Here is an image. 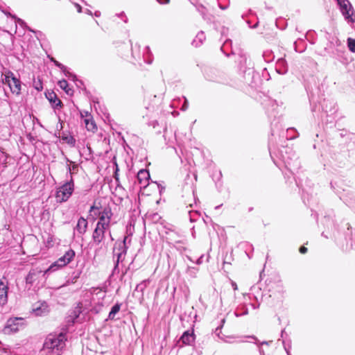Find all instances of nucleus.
Masks as SVG:
<instances>
[{"instance_id": "nucleus-1", "label": "nucleus", "mask_w": 355, "mask_h": 355, "mask_svg": "<svg viewBox=\"0 0 355 355\" xmlns=\"http://www.w3.org/2000/svg\"><path fill=\"white\" fill-rule=\"evenodd\" d=\"M66 341V334H50L45 339L43 351L47 355H60L65 348Z\"/></svg>"}, {"instance_id": "nucleus-2", "label": "nucleus", "mask_w": 355, "mask_h": 355, "mask_svg": "<svg viewBox=\"0 0 355 355\" xmlns=\"http://www.w3.org/2000/svg\"><path fill=\"white\" fill-rule=\"evenodd\" d=\"M68 172L71 175L70 180L58 188L56 191L55 198L58 202L61 203L66 202L70 198L73 191L74 184L71 176V168L69 166H68Z\"/></svg>"}, {"instance_id": "nucleus-3", "label": "nucleus", "mask_w": 355, "mask_h": 355, "mask_svg": "<svg viewBox=\"0 0 355 355\" xmlns=\"http://www.w3.org/2000/svg\"><path fill=\"white\" fill-rule=\"evenodd\" d=\"M128 236H125L123 241H116L113 248V257L114 259V267L113 272H115L120 262L125 259L128 247L126 245V240Z\"/></svg>"}, {"instance_id": "nucleus-4", "label": "nucleus", "mask_w": 355, "mask_h": 355, "mask_svg": "<svg viewBox=\"0 0 355 355\" xmlns=\"http://www.w3.org/2000/svg\"><path fill=\"white\" fill-rule=\"evenodd\" d=\"M107 234L112 241H114L110 227L96 225L92 235V242L96 246L100 245L101 243H105Z\"/></svg>"}, {"instance_id": "nucleus-5", "label": "nucleus", "mask_w": 355, "mask_h": 355, "mask_svg": "<svg viewBox=\"0 0 355 355\" xmlns=\"http://www.w3.org/2000/svg\"><path fill=\"white\" fill-rule=\"evenodd\" d=\"M74 257L75 252L72 249L68 250L62 257L53 263L47 269L44 270V274L46 275L49 272H55L63 266H65L71 261Z\"/></svg>"}, {"instance_id": "nucleus-6", "label": "nucleus", "mask_w": 355, "mask_h": 355, "mask_svg": "<svg viewBox=\"0 0 355 355\" xmlns=\"http://www.w3.org/2000/svg\"><path fill=\"white\" fill-rule=\"evenodd\" d=\"M340 10L349 22H355V10L349 0H337Z\"/></svg>"}, {"instance_id": "nucleus-7", "label": "nucleus", "mask_w": 355, "mask_h": 355, "mask_svg": "<svg viewBox=\"0 0 355 355\" xmlns=\"http://www.w3.org/2000/svg\"><path fill=\"white\" fill-rule=\"evenodd\" d=\"M46 274H44V270L37 267L32 268L26 277V283L27 285H30L29 289L31 286L38 284L41 280H45L46 277H45Z\"/></svg>"}, {"instance_id": "nucleus-8", "label": "nucleus", "mask_w": 355, "mask_h": 355, "mask_svg": "<svg viewBox=\"0 0 355 355\" xmlns=\"http://www.w3.org/2000/svg\"><path fill=\"white\" fill-rule=\"evenodd\" d=\"M24 318H13L7 320L3 331L5 334H11L17 332L24 326Z\"/></svg>"}, {"instance_id": "nucleus-9", "label": "nucleus", "mask_w": 355, "mask_h": 355, "mask_svg": "<svg viewBox=\"0 0 355 355\" xmlns=\"http://www.w3.org/2000/svg\"><path fill=\"white\" fill-rule=\"evenodd\" d=\"M8 289V281L3 277L0 279V306L7 303Z\"/></svg>"}, {"instance_id": "nucleus-10", "label": "nucleus", "mask_w": 355, "mask_h": 355, "mask_svg": "<svg viewBox=\"0 0 355 355\" xmlns=\"http://www.w3.org/2000/svg\"><path fill=\"white\" fill-rule=\"evenodd\" d=\"M150 174L148 171L141 169L137 173V180L141 187H146L148 184Z\"/></svg>"}, {"instance_id": "nucleus-11", "label": "nucleus", "mask_w": 355, "mask_h": 355, "mask_svg": "<svg viewBox=\"0 0 355 355\" xmlns=\"http://www.w3.org/2000/svg\"><path fill=\"white\" fill-rule=\"evenodd\" d=\"M47 99L51 103L54 110L60 109L63 104L62 101L57 97V95L53 92H50L46 95Z\"/></svg>"}, {"instance_id": "nucleus-12", "label": "nucleus", "mask_w": 355, "mask_h": 355, "mask_svg": "<svg viewBox=\"0 0 355 355\" xmlns=\"http://www.w3.org/2000/svg\"><path fill=\"white\" fill-rule=\"evenodd\" d=\"M9 87L12 94L19 95L21 93V81L15 75H13L11 79V83Z\"/></svg>"}, {"instance_id": "nucleus-13", "label": "nucleus", "mask_w": 355, "mask_h": 355, "mask_svg": "<svg viewBox=\"0 0 355 355\" xmlns=\"http://www.w3.org/2000/svg\"><path fill=\"white\" fill-rule=\"evenodd\" d=\"M88 223L85 218L83 217H80L77 223V225L75 227V230L77 231L80 234H84L87 228Z\"/></svg>"}, {"instance_id": "nucleus-14", "label": "nucleus", "mask_w": 355, "mask_h": 355, "mask_svg": "<svg viewBox=\"0 0 355 355\" xmlns=\"http://www.w3.org/2000/svg\"><path fill=\"white\" fill-rule=\"evenodd\" d=\"M35 314L37 316H42L46 314L49 312L48 305L45 302H42L40 305H35L33 309Z\"/></svg>"}, {"instance_id": "nucleus-15", "label": "nucleus", "mask_w": 355, "mask_h": 355, "mask_svg": "<svg viewBox=\"0 0 355 355\" xmlns=\"http://www.w3.org/2000/svg\"><path fill=\"white\" fill-rule=\"evenodd\" d=\"M85 127L88 131L95 132L97 130L96 125L91 116L86 112V118L84 120Z\"/></svg>"}, {"instance_id": "nucleus-16", "label": "nucleus", "mask_w": 355, "mask_h": 355, "mask_svg": "<svg viewBox=\"0 0 355 355\" xmlns=\"http://www.w3.org/2000/svg\"><path fill=\"white\" fill-rule=\"evenodd\" d=\"M14 73L8 69H4L1 75V80L3 84H7L8 86L11 83V79Z\"/></svg>"}, {"instance_id": "nucleus-17", "label": "nucleus", "mask_w": 355, "mask_h": 355, "mask_svg": "<svg viewBox=\"0 0 355 355\" xmlns=\"http://www.w3.org/2000/svg\"><path fill=\"white\" fill-rule=\"evenodd\" d=\"M194 335L193 331H187L182 336L180 340L185 345H191L194 341Z\"/></svg>"}, {"instance_id": "nucleus-18", "label": "nucleus", "mask_w": 355, "mask_h": 355, "mask_svg": "<svg viewBox=\"0 0 355 355\" xmlns=\"http://www.w3.org/2000/svg\"><path fill=\"white\" fill-rule=\"evenodd\" d=\"M121 304H119V303H116V304H114L112 309H111V311H110L109 313V315H108V318L107 320H113L115 319V315L116 313H119V311H120V309H121Z\"/></svg>"}, {"instance_id": "nucleus-19", "label": "nucleus", "mask_w": 355, "mask_h": 355, "mask_svg": "<svg viewBox=\"0 0 355 355\" xmlns=\"http://www.w3.org/2000/svg\"><path fill=\"white\" fill-rule=\"evenodd\" d=\"M110 223H111V220H110L109 218H107L98 214V220L96 223L97 225L110 227Z\"/></svg>"}, {"instance_id": "nucleus-20", "label": "nucleus", "mask_w": 355, "mask_h": 355, "mask_svg": "<svg viewBox=\"0 0 355 355\" xmlns=\"http://www.w3.org/2000/svg\"><path fill=\"white\" fill-rule=\"evenodd\" d=\"M98 214L107 218H109L110 220H112V217L113 216L112 209L109 206L103 207L102 210L99 211Z\"/></svg>"}, {"instance_id": "nucleus-21", "label": "nucleus", "mask_w": 355, "mask_h": 355, "mask_svg": "<svg viewBox=\"0 0 355 355\" xmlns=\"http://www.w3.org/2000/svg\"><path fill=\"white\" fill-rule=\"evenodd\" d=\"M58 84L59 87L61 89H62L63 90H64L67 94H72V90L70 88H69L68 83L66 80L63 79V80H59Z\"/></svg>"}, {"instance_id": "nucleus-22", "label": "nucleus", "mask_w": 355, "mask_h": 355, "mask_svg": "<svg viewBox=\"0 0 355 355\" xmlns=\"http://www.w3.org/2000/svg\"><path fill=\"white\" fill-rule=\"evenodd\" d=\"M144 59L147 64H151L153 62L152 54L148 46L145 47L144 52Z\"/></svg>"}, {"instance_id": "nucleus-23", "label": "nucleus", "mask_w": 355, "mask_h": 355, "mask_svg": "<svg viewBox=\"0 0 355 355\" xmlns=\"http://www.w3.org/2000/svg\"><path fill=\"white\" fill-rule=\"evenodd\" d=\"M205 40V33L203 32H199L193 40V44L195 46H198L200 45Z\"/></svg>"}, {"instance_id": "nucleus-24", "label": "nucleus", "mask_w": 355, "mask_h": 355, "mask_svg": "<svg viewBox=\"0 0 355 355\" xmlns=\"http://www.w3.org/2000/svg\"><path fill=\"white\" fill-rule=\"evenodd\" d=\"M62 139L63 141H66L67 144L72 145V146H73L76 143L75 139L72 136H70V135H63L62 136Z\"/></svg>"}, {"instance_id": "nucleus-25", "label": "nucleus", "mask_w": 355, "mask_h": 355, "mask_svg": "<svg viewBox=\"0 0 355 355\" xmlns=\"http://www.w3.org/2000/svg\"><path fill=\"white\" fill-rule=\"evenodd\" d=\"M80 273H73V276L67 280L64 286H68L76 282L77 279L79 278Z\"/></svg>"}, {"instance_id": "nucleus-26", "label": "nucleus", "mask_w": 355, "mask_h": 355, "mask_svg": "<svg viewBox=\"0 0 355 355\" xmlns=\"http://www.w3.org/2000/svg\"><path fill=\"white\" fill-rule=\"evenodd\" d=\"M154 99H153V104L151 105V107L154 109L155 105H158L161 103V101L162 99V94H159L158 95H154Z\"/></svg>"}, {"instance_id": "nucleus-27", "label": "nucleus", "mask_w": 355, "mask_h": 355, "mask_svg": "<svg viewBox=\"0 0 355 355\" xmlns=\"http://www.w3.org/2000/svg\"><path fill=\"white\" fill-rule=\"evenodd\" d=\"M347 45L349 47V49L355 53V40L352 38H348L347 39Z\"/></svg>"}, {"instance_id": "nucleus-28", "label": "nucleus", "mask_w": 355, "mask_h": 355, "mask_svg": "<svg viewBox=\"0 0 355 355\" xmlns=\"http://www.w3.org/2000/svg\"><path fill=\"white\" fill-rule=\"evenodd\" d=\"M62 71L63 72V73L64 74L65 76L68 77L69 78H71L73 80H76V75L71 73L67 69V67H66V70H62Z\"/></svg>"}, {"instance_id": "nucleus-29", "label": "nucleus", "mask_w": 355, "mask_h": 355, "mask_svg": "<svg viewBox=\"0 0 355 355\" xmlns=\"http://www.w3.org/2000/svg\"><path fill=\"white\" fill-rule=\"evenodd\" d=\"M51 60L55 64V66L59 67L61 70H66V67L63 65L62 63L59 62L53 58L51 59Z\"/></svg>"}, {"instance_id": "nucleus-30", "label": "nucleus", "mask_w": 355, "mask_h": 355, "mask_svg": "<svg viewBox=\"0 0 355 355\" xmlns=\"http://www.w3.org/2000/svg\"><path fill=\"white\" fill-rule=\"evenodd\" d=\"M12 17L16 19L17 21L21 26H24V28H26V29H28V31H33L29 27H28L26 26V24H25V22L19 19V18H17L15 16H12Z\"/></svg>"}, {"instance_id": "nucleus-31", "label": "nucleus", "mask_w": 355, "mask_h": 355, "mask_svg": "<svg viewBox=\"0 0 355 355\" xmlns=\"http://www.w3.org/2000/svg\"><path fill=\"white\" fill-rule=\"evenodd\" d=\"M80 309H81V307L80 306H77L75 310L73 311V315L75 317V318H77L80 313Z\"/></svg>"}, {"instance_id": "nucleus-32", "label": "nucleus", "mask_w": 355, "mask_h": 355, "mask_svg": "<svg viewBox=\"0 0 355 355\" xmlns=\"http://www.w3.org/2000/svg\"><path fill=\"white\" fill-rule=\"evenodd\" d=\"M146 287V284H145V282H142L139 284H137V286H136V290L138 291V290H140V291H143Z\"/></svg>"}, {"instance_id": "nucleus-33", "label": "nucleus", "mask_w": 355, "mask_h": 355, "mask_svg": "<svg viewBox=\"0 0 355 355\" xmlns=\"http://www.w3.org/2000/svg\"><path fill=\"white\" fill-rule=\"evenodd\" d=\"M35 88L37 91H41L43 89L42 83L40 82H38V83H35Z\"/></svg>"}, {"instance_id": "nucleus-34", "label": "nucleus", "mask_w": 355, "mask_h": 355, "mask_svg": "<svg viewBox=\"0 0 355 355\" xmlns=\"http://www.w3.org/2000/svg\"><path fill=\"white\" fill-rule=\"evenodd\" d=\"M306 251H307V248H306V247H304V246H302V247H301V248H300V252L301 253H302V254L306 253Z\"/></svg>"}, {"instance_id": "nucleus-35", "label": "nucleus", "mask_w": 355, "mask_h": 355, "mask_svg": "<svg viewBox=\"0 0 355 355\" xmlns=\"http://www.w3.org/2000/svg\"><path fill=\"white\" fill-rule=\"evenodd\" d=\"M74 5H75L76 8H77V11L78 12H82V7L78 3H75Z\"/></svg>"}, {"instance_id": "nucleus-36", "label": "nucleus", "mask_w": 355, "mask_h": 355, "mask_svg": "<svg viewBox=\"0 0 355 355\" xmlns=\"http://www.w3.org/2000/svg\"><path fill=\"white\" fill-rule=\"evenodd\" d=\"M160 4H166L169 2L170 0H157Z\"/></svg>"}, {"instance_id": "nucleus-37", "label": "nucleus", "mask_w": 355, "mask_h": 355, "mask_svg": "<svg viewBox=\"0 0 355 355\" xmlns=\"http://www.w3.org/2000/svg\"><path fill=\"white\" fill-rule=\"evenodd\" d=\"M187 109V100H185L184 104L182 107V110H186Z\"/></svg>"}, {"instance_id": "nucleus-38", "label": "nucleus", "mask_w": 355, "mask_h": 355, "mask_svg": "<svg viewBox=\"0 0 355 355\" xmlns=\"http://www.w3.org/2000/svg\"><path fill=\"white\" fill-rule=\"evenodd\" d=\"M232 287H233L234 290H237V288H237V285H236V284L235 282H232Z\"/></svg>"}, {"instance_id": "nucleus-39", "label": "nucleus", "mask_w": 355, "mask_h": 355, "mask_svg": "<svg viewBox=\"0 0 355 355\" xmlns=\"http://www.w3.org/2000/svg\"><path fill=\"white\" fill-rule=\"evenodd\" d=\"M100 15H101V13H100V12H99V11H96V12H95V16H96V17H98L100 16Z\"/></svg>"}, {"instance_id": "nucleus-40", "label": "nucleus", "mask_w": 355, "mask_h": 355, "mask_svg": "<svg viewBox=\"0 0 355 355\" xmlns=\"http://www.w3.org/2000/svg\"><path fill=\"white\" fill-rule=\"evenodd\" d=\"M94 209H98V208H97V207H96L94 205H93V206H92V207H90V210H89V211H92V210H94Z\"/></svg>"}, {"instance_id": "nucleus-41", "label": "nucleus", "mask_w": 355, "mask_h": 355, "mask_svg": "<svg viewBox=\"0 0 355 355\" xmlns=\"http://www.w3.org/2000/svg\"><path fill=\"white\" fill-rule=\"evenodd\" d=\"M124 15H125L124 12H121L119 16L121 17L124 16Z\"/></svg>"}, {"instance_id": "nucleus-42", "label": "nucleus", "mask_w": 355, "mask_h": 355, "mask_svg": "<svg viewBox=\"0 0 355 355\" xmlns=\"http://www.w3.org/2000/svg\"><path fill=\"white\" fill-rule=\"evenodd\" d=\"M124 17H125V19H123V20L124 21V22L126 23L127 22V17L125 16H124Z\"/></svg>"}, {"instance_id": "nucleus-43", "label": "nucleus", "mask_w": 355, "mask_h": 355, "mask_svg": "<svg viewBox=\"0 0 355 355\" xmlns=\"http://www.w3.org/2000/svg\"><path fill=\"white\" fill-rule=\"evenodd\" d=\"M87 12L88 14H89V15H92V12H91L90 10H87Z\"/></svg>"}, {"instance_id": "nucleus-44", "label": "nucleus", "mask_w": 355, "mask_h": 355, "mask_svg": "<svg viewBox=\"0 0 355 355\" xmlns=\"http://www.w3.org/2000/svg\"><path fill=\"white\" fill-rule=\"evenodd\" d=\"M171 114L175 116V111H172Z\"/></svg>"}, {"instance_id": "nucleus-45", "label": "nucleus", "mask_w": 355, "mask_h": 355, "mask_svg": "<svg viewBox=\"0 0 355 355\" xmlns=\"http://www.w3.org/2000/svg\"><path fill=\"white\" fill-rule=\"evenodd\" d=\"M76 168V166H73V169H75Z\"/></svg>"}]
</instances>
